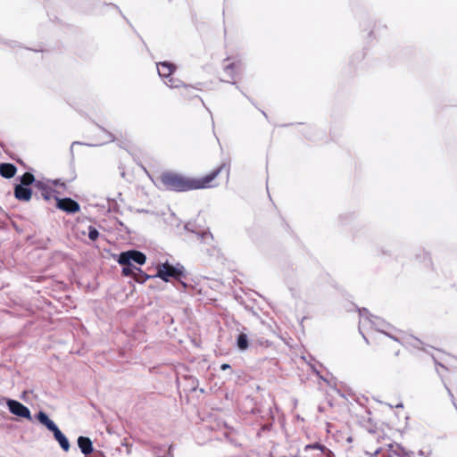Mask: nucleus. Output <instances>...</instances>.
I'll return each mask as SVG.
<instances>
[{
	"mask_svg": "<svg viewBox=\"0 0 457 457\" xmlns=\"http://www.w3.org/2000/svg\"><path fill=\"white\" fill-rule=\"evenodd\" d=\"M0 171H15V168H13V166L11 164H4L1 166Z\"/></svg>",
	"mask_w": 457,
	"mask_h": 457,
	"instance_id": "aec40b11",
	"label": "nucleus"
},
{
	"mask_svg": "<svg viewBox=\"0 0 457 457\" xmlns=\"http://www.w3.org/2000/svg\"><path fill=\"white\" fill-rule=\"evenodd\" d=\"M57 207L69 213H75L79 211V204L71 198L57 199Z\"/></svg>",
	"mask_w": 457,
	"mask_h": 457,
	"instance_id": "423d86ee",
	"label": "nucleus"
},
{
	"mask_svg": "<svg viewBox=\"0 0 457 457\" xmlns=\"http://www.w3.org/2000/svg\"><path fill=\"white\" fill-rule=\"evenodd\" d=\"M4 178L11 179L12 178L16 173H0Z\"/></svg>",
	"mask_w": 457,
	"mask_h": 457,
	"instance_id": "412c9836",
	"label": "nucleus"
},
{
	"mask_svg": "<svg viewBox=\"0 0 457 457\" xmlns=\"http://www.w3.org/2000/svg\"><path fill=\"white\" fill-rule=\"evenodd\" d=\"M220 369L222 370H226L228 369H230V365L229 364H227V363H223L221 366H220Z\"/></svg>",
	"mask_w": 457,
	"mask_h": 457,
	"instance_id": "4be33fe9",
	"label": "nucleus"
},
{
	"mask_svg": "<svg viewBox=\"0 0 457 457\" xmlns=\"http://www.w3.org/2000/svg\"><path fill=\"white\" fill-rule=\"evenodd\" d=\"M79 146V143H74L72 145H71V150L74 151L76 147Z\"/></svg>",
	"mask_w": 457,
	"mask_h": 457,
	"instance_id": "5701e85b",
	"label": "nucleus"
},
{
	"mask_svg": "<svg viewBox=\"0 0 457 457\" xmlns=\"http://www.w3.org/2000/svg\"><path fill=\"white\" fill-rule=\"evenodd\" d=\"M35 181L33 173H23L22 177L21 178V184L25 187H29Z\"/></svg>",
	"mask_w": 457,
	"mask_h": 457,
	"instance_id": "a211bd4d",
	"label": "nucleus"
},
{
	"mask_svg": "<svg viewBox=\"0 0 457 457\" xmlns=\"http://www.w3.org/2000/svg\"><path fill=\"white\" fill-rule=\"evenodd\" d=\"M98 237H99L98 230L95 227L90 226L88 228V238L92 241H95L98 238Z\"/></svg>",
	"mask_w": 457,
	"mask_h": 457,
	"instance_id": "6ab92c4d",
	"label": "nucleus"
},
{
	"mask_svg": "<svg viewBox=\"0 0 457 457\" xmlns=\"http://www.w3.org/2000/svg\"><path fill=\"white\" fill-rule=\"evenodd\" d=\"M36 187L40 191V195H41V196L44 199H46V200H50L52 198H55L56 200L58 199L55 196V190L53 189L47 184H45L44 182L38 181V182H37Z\"/></svg>",
	"mask_w": 457,
	"mask_h": 457,
	"instance_id": "6e6552de",
	"label": "nucleus"
},
{
	"mask_svg": "<svg viewBox=\"0 0 457 457\" xmlns=\"http://www.w3.org/2000/svg\"><path fill=\"white\" fill-rule=\"evenodd\" d=\"M151 276L143 271L140 268H137L133 278L137 283H145Z\"/></svg>",
	"mask_w": 457,
	"mask_h": 457,
	"instance_id": "4468645a",
	"label": "nucleus"
},
{
	"mask_svg": "<svg viewBox=\"0 0 457 457\" xmlns=\"http://www.w3.org/2000/svg\"><path fill=\"white\" fill-rule=\"evenodd\" d=\"M132 262L143 265L146 262V256L137 250H129L120 253L118 258L119 264H132Z\"/></svg>",
	"mask_w": 457,
	"mask_h": 457,
	"instance_id": "20e7f679",
	"label": "nucleus"
},
{
	"mask_svg": "<svg viewBox=\"0 0 457 457\" xmlns=\"http://www.w3.org/2000/svg\"><path fill=\"white\" fill-rule=\"evenodd\" d=\"M37 418L38 421L45 425L50 431L54 430L57 427L44 411H39Z\"/></svg>",
	"mask_w": 457,
	"mask_h": 457,
	"instance_id": "ddd939ff",
	"label": "nucleus"
},
{
	"mask_svg": "<svg viewBox=\"0 0 457 457\" xmlns=\"http://www.w3.org/2000/svg\"><path fill=\"white\" fill-rule=\"evenodd\" d=\"M310 450H317L320 452V453H318L316 457H321V455L323 454H325L327 457H333V453L324 445H321L320 443H314L304 446L305 452H308Z\"/></svg>",
	"mask_w": 457,
	"mask_h": 457,
	"instance_id": "1a4fd4ad",
	"label": "nucleus"
},
{
	"mask_svg": "<svg viewBox=\"0 0 457 457\" xmlns=\"http://www.w3.org/2000/svg\"><path fill=\"white\" fill-rule=\"evenodd\" d=\"M368 319L361 320L359 329L366 343L372 347L379 359L387 363H394L401 351L400 341L381 330L370 331Z\"/></svg>",
	"mask_w": 457,
	"mask_h": 457,
	"instance_id": "f257e3e1",
	"label": "nucleus"
},
{
	"mask_svg": "<svg viewBox=\"0 0 457 457\" xmlns=\"http://www.w3.org/2000/svg\"><path fill=\"white\" fill-rule=\"evenodd\" d=\"M237 346L240 350H245L248 348V339L245 333H241L237 337Z\"/></svg>",
	"mask_w": 457,
	"mask_h": 457,
	"instance_id": "f3484780",
	"label": "nucleus"
},
{
	"mask_svg": "<svg viewBox=\"0 0 457 457\" xmlns=\"http://www.w3.org/2000/svg\"><path fill=\"white\" fill-rule=\"evenodd\" d=\"M184 276L183 270L181 269L176 268L168 262L160 264L157 266V274L156 277L162 278V280L168 282L170 278H174L176 279H180Z\"/></svg>",
	"mask_w": 457,
	"mask_h": 457,
	"instance_id": "7ed1b4c3",
	"label": "nucleus"
},
{
	"mask_svg": "<svg viewBox=\"0 0 457 457\" xmlns=\"http://www.w3.org/2000/svg\"><path fill=\"white\" fill-rule=\"evenodd\" d=\"M123 266L121 274L124 277H133L137 267L133 264H121Z\"/></svg>",
	"mask_w": 457,
	"mask_h": 457,
	"instance_id": "dca6fc26",
	"label": "nucleus"
},
{
	"mask_svg": "<svg viewBox=\"0 0 457 457\" xmlns=\"http://www.w3.org/2000/svg\"><path fill=\"white\" fill-rule=\"evenodd\" d=\"M218 173H209L201 179H187L182 173H148L154 185L162 190L188 191L212 187Z\"/></svg>",
	"mask_w": 457,
	"mask_h": 457,
	"instance_id": "f03ea898",
	"label": "nucleus"
},
{
	"mask_svg": "<svg viewBox=\"0 0 457 457\" xmlns=\"http://www.w3.org/2000/svg\"><path fill=\"white\" fill-rule=\"evenodd\" d=\"M54 433V438L58 441L60 444V446L62 448L63 451L67 452L70 449V443L66 436L61 432V430L56 427L54 430H52Z\"/></svg>",
	"mask_w": 457,
	"mask_h": 457,
	"instance_id": "9b49d317",
	"label": "nucleus"
},
{
	"mask_svg": "<svg viewBox=\"0 0 457 457\" xmlns=\"http://www.w3.org/2000/svg\"><path fill=\"white\" fill-rule=\"evenodd\" d=\"M32 195L31 189L23 185H16L14 188V196L20 201H29Z\"/></svg>",
	"mask_w": 457,
	"mask_h": 457,
	"instance_id": "0eeeda50",
	"label": "nucleus"
},
{
	"mask_svg": "<svg viewBox=\"0 0 457 457\" xmlns=\"http://www.w3.org/2000/svg\"><path fill=\"white\" fill-rule=\"evenodd\" d=\"M172 71H173L172 65H170L167 62H162L158 66V72L162 77L170 76L172 73Z\"/></svg>",
	"mask_w": 457,
	"mask_h": 457,
	"instance_id": "2eb2a0df",
	"label": "nucleus"
},
{
	"mask_svg": "<svg viewBox=\"0 0 457 457\" xmlns=\"http://www.w3.org/2000/svg\"><path fill=\"white\" fill-rule=\"evenodd\" d=\"M37 418L38 421L45 425L50 431L54 430L57 427L44 411H39Z\"/></svg>",
	"mask_w": 457,
	"mask_h": 457,
	"instance_id": "f8f14e48",
	"label": "nucleus"
},
{
	"mask_svg": "<svg viewBox=\"0 0 457 457\" xmlns=\"http://www.w3.org/2000/svg\"><path fill=\"white\" fill-rule=\"evenodd\" d=\"M10 411L19 417L30 419V411L28 407L18 401L9 400L7 402Z\"/></svg>",
	"mask_w": 457,
	"mask_h": 457,
	"instance_id": "39448f33",
	"label": "nucleus"
},
{
	"mask_svg": "<svg viewBox=\"0 0 457 457\" xmlns=\"http://www.w3.org/2000/svg\"><path fill=\"white\" fill-rule=\"evenodd\" d=\"M78 445L85 455H87L93 452V445L88 437L79 436L78 438Z\"/></svg>",
	"mask_w": 457,
	"mask_h": 457,
	"instance_id": "9d476101",
	"label": "nucleus"
}]
</instances>
